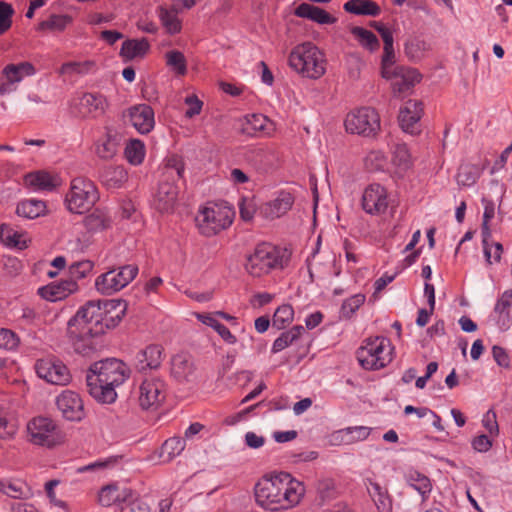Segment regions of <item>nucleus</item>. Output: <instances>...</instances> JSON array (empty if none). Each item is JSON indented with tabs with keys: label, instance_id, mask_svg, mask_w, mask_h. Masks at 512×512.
Segmentation results:
<instances>
[{
	"label": "nucleus",
	"instance_id": "1",
	"mask_svg": "<svg viewBox=\"0 0 512 512\" xmlns=\"http://www.w3.org/2000/svg\"><path fill=\"white\" fill-rule=\"evenodd\" d=\"M305 493L304 483L284 472L266 474L254 486L257 505L271 512H285L297 507Z\"/></svg>",
	"mask_w": 512,
	"mask_h": 512
},
{
	"label": "nucleus",
	"instance_id": "2",
	"mask_svg": "<svg viewBox=\"0 0 512 512\" xmlns=\"http://www.w3.org/2000/svg\"><path fill=\"white\" fill-rule=\"evenodd\" d=\"M129 376L130 369L121 360L111 358L95 362L86 375L89 393L100 402L112 403L117 397L115 388Z\"/></svg>",
	"mask_w": 512,
	"mask_h": 512
},
{
	"label": "nucleus",
	"instance_id": "3",
	"mask_svg": "<svg viewBox=\"0 0 512 512\" xmlns=\"http://www.w3.org/2000/svg\"><path fill=\"white\" fill-rule=\"evenodd\" d=\"M288 65L302 77L317 80L326 73L327 59L325 53L315 44L304 42L291 49Z\"/></svg>",
	"mask_w": 512,
	"mask_h": 512
},
{
	"label": "nucleus",
	"instance_id": "4",
	"mask_svg": "<svg viewBox=\"0 0 512 512\" xmlns=\"http://www.w3.org/2000/svg\"><path fill=\"white\" fill-rule=\"evenodd\" d=\"M234 210L225 204L208 202L201 206L195 216L198 232L204 237H213L228 229L234 220Z\"/></svg>",
	"mask_w": 512,
	"mask_h": 512
},
{
	"label": "nucleus",
	"instance_id": "5",
	"mask_svg": "<svg viewBox=\"0 0 512 512\" xmlns=\"http://www.w3.org/2000/svg\"><path fill=\"white\" fill-rule=\"evenodd\" d=\"M394 347L382 336L365 339L356 352L357 360L366 370H379L393 360Z\"/></svg>",
	"mask_w": 512,
	"mask_h": 512
},
{
	"label": "nucleus",
	"instance_id": "6",
	"mask_svg": "<svg viewBox=\"0 0 512 512\" xmlns=\"http://www.w3.org/2000/svg\"><path fill=\"white\" fill-rule=\"evenodd\" d=\"M284 261L281 249L269 243H262L247 257L245 270L250 276L259 278L274 269L283 268Z\"/></svg>",
	"mask_w": 512,
	"mask_h": 512
},
{
	"label": "nucleus",
	"instance_id": "7",
	"mask_svg": "<svg viewBox=\"0 0 512 512\" xmlns=\"http://www.w3.org/2000/svg\"><path fill=\"white\" fill-rule=\"evenodd\" d=\"M27 440L36 446L54 448L65 443L66 435L53 419L36 416L27 423Z\"/></svg>",
	"mask_w": 512,
	"mask_h": 512
},
{
	"label": "nucleus",
	"instance_id": "8",
	"mask_svg": "<svg viewBox=\"0 0 512 512\" xmlns=\"http://www.w3.org/2000/svg\"><path fill=\"white\" fill-rule=\"evenodd\" d=\"M99 195L95 184L84 177H76L71 181L70 189L65 197L67 209L75 214L89 211L98 201Z\"/></svg>",
	"mask_w": 512,
	"mask_h": 512
},
{
	"label": "nucleus",
	"instance_id": "9",
	"mask_svg": "<svg viewBox=\"0 0 512 512\" xmlns=\"http://www.w3.org/2000/svg\"><path fill=\"white\" fill-rule=\"evenodd\" d=\"M344 126L349 134L373 137L381 129L380 116L371 107L355 108L347 113Z\"/></svg>",
	"mask_w": 512,
	"mask_h": 512
},
{
	"label": "nucleus",
	"instance_id": "10",
	"mask_svg": "<svg viewBox=\"0 0 512 512\" xmlns=\"http://www.w3.org/2000/svg\"><path fill=\"white\" fill-rule=\"evenodd\" d=\"M138 274L136 265H125L109 270L96 278L95 287L104 295H111L126 287Z\"/></svg>",
	"mask_w": 512,
	"mask_h": 512
},
{
	"label": "nucleus",
	"instance_id": "11",
	"mask_svg": "<svg viewBox=\"0 0 512 512\" xmlns=\"http://www.w3.org/2000/svg\"><path fill=\"white\" fill-rule=\"evenodd\" d=\"M67 334L75 351L83 355L94 349L93 338L99 335L94 333L93 328L89 327L77 314L68 322Z\"/></svg>",
	"mask_w": 512,
	"mask_h": 512
},
{
	"label": "nucleus",
	"instance_id": "12",
	"mask_svg": "<svg viewBox=\"0 0 512 512\" xmlns=\"http://www.w3.org/2000/svg\"><path fill=\"white\" fill-rule=\"evenodd\" d=\"M35 371L38 377L53 385H68L72 378L68 367L55 357L38 359Z\"/></svg>",
	"mask_w": 512,
	"mask_h": 512
},
{
	"label": "nucleus",
	"instance_id": "13",
	"mask_svg": "<svg viewBox=\"0 0 512 512\" xmlns=\"http://www.w3.org/2000/svg\"><path fill=\"white\" fill-rule=\"evenodd\" d=\"M391 203L388 189L379 184H369L363 191L361 198L362 209L369 215L380 216L386 213Z\"/></svg>",
	"mask_w": 512,
	"mask_h": 512
},
{
	"label": "nucleus",
	"instance_id": "14",
	"mask_svg": "<svg viewBox=\"0 0 512 512\" xmlns=\"http://www.w3.org/2000/svg\"><path fill=\"white\" fill-rule=\"evenodd\" d=\"M165 382L157 377L145 378L138 390V402L142 409H157L166 399Z\"/></svg>",
	"mask_w": 512,
	"mask_h": 512
},
{
	"label": "nucleus",
	"instance_id": "15",
	"mask_svg": "<svg viewBox=\"0 0 512 512\" xmlns=\"http://www.w3.org/2000/svg\"><path fill=\"white\" fill-rule=\"evenodd\" d=\"M36 73L35 66L28 61L9 63L0 73V95H4L16 89V85L25 77Z\"/></svg>",
	"mask_w": 512,
	"mask_h": 512
},
{
	"label": "nucleus",
	"instance_id": "16",
	"mask_svg": "<svg viewBox=\"0 0 512 512\" xmlns=\"http://www.w3.org/2000/svg\"><path fill=\"white\" fill-rule=\"evenodd\" d=\"M107 105V100L103 95L83 93L80 97L73 99L71 110L75 116L80 118H96L104 114Z\"/></svg>",
	"mask_w": 512,
	"mask_h": 512
},
{
	"label": "nucleus",
	"instance_id": "17",
	"mask_svg": "<svg viewBox=\"0 0 512 512\" xmlns=\"http://www.w3.org/2000/svg\"><path fill=\"white\" fill-rule=\"evenodd\" d=\"M295 202V197L288 191H280L274 199L262 203L258 208L259 215L269 221L286 215Z\"/></svg>",
	"mask_w": 512,
	"mask_h": 512
},
{
	"label": "nucleus",
	"instance_id": "18",
	"mask_svg": "<svg viewBox=\"0 0 512 512\" xmlns=\"http://www.w3.org/2000/svg\"><path fill=\"white\" fill-rule=\"evenodd\" d=\"M109 306H112V304L104 302L102 306L100 301H89L76 314L81 316L89 327L93 328L94 333L100 335L109 326L105 319V313L108 312Z\"/></svg>",
	"mask_w": 512,
	"mask_h": 512
},
{
	"label": "nucleus",
	"instance_id": "19",
	"mask_svg": "<svg viewBox=\"0 0 512 512\" xmlns=\"http://www.w3.org/2000/svg\"><path fill=\"white\" fill-rule=\"evenodd\" d=\"M384 78L391 81L393 94L401 96L421 81V74L414 68L397 66Z\"/></svg>",
	"mask_w": 512,
	"mask_h": 512
},
{
	"label": "nucleus",
	"instance_id": "20",
	"mask_svg": "<svg viewBox=\"0 0 512 512\" xmlns=\"http://www.w3.org/2000/svg\"><path fill=\"white\" fill-rule=\"evenodd\" d=\"M56 405L62 416L69 421H80L85 415L83 401L74 391H63L57 397Z\"/></svg>",
	"mask_w": 512,
	"mask_h": 512
},
{
	"label": "nucleus",
	"instance_id": "21",
	"mask_svg": "<svg viewBox=\"0 0 512 512\" xmlns=\"http://www.w3.org/2000/svg\"><path fill=\"white\" fill-rule=\"evenodd\" d=\"M178 196L179 189L175 183L161 181L154 196L155 208L161 213H172L177 205Z\"/></svg>",
	"mask_w": 512,
	"mask_h": 512
},
{
	"label": "nucleus",
	"instance_id": "22",
	"mask_svg": "<svg viewBox=\"0 0 512 512\" xmlns=\"http://www.w3.org/2000/svg\"><path fill=\"white\" fill-rule=\"evenodd\" d=\"M241 130L250 137H271L275 125L263 114H250L244 117Z\"/></svg>",
	"mask_w": 512,
	"mask_h": 512
},
{
	"label": "nucleus",
	"instance_id": "23",
	"mask_svg": "<svg viewBox=\"0 0 512 512\" xmlns=\"http://www.w3.org/2000/svg\"><path fill=\"white\" fill-rule=\"evenodd\" d=\"M78 288L77 282L68 278L40 287L38 289V294L47 301L56 302L75 293Z\"/></svg>",
	"mask_w": 512,
	"mask_h": 512
},
{
	"label": "nucleus",
	"instance_id": "24",
	"mask_svg": "<svg viewBox=\"0 0 512 512\" xmlns=\"http://www.w3.org/2000/svg\"><path fill=\"white\" fill-rule=\"evenodd\" d=\"M133 496V491L129 488L120 487L117 483H111L103 486L97 494V503L103 507L120 505L127 502Z\"/></svg>",
	"mask_w": 512,
	"mask_h": 512
},
{
	"label": "nucleus",
	"instance_id": "25",
	"mask_svg": "<svg viewBox=\"0 0 512 512\" xmlns=\"http://www.w3.org/2000/svg\"><path fill=\"white\" fill-rule=\"evenodd\" d=\"M423 113V104L417 100H408L401 107L398 120L401 128L408 133L418 132V122Z\"/></svg>",
	"mask_w": 512,
	"mask_h": 512
},
{
	"label": "nucleus",
	"instance_id": "26",
	"mask_svg": "<svg viewBox=\"0 0 512 512\" xmlns=\"http://www.w3.org/2000/svg\"><path fill=\"white\" fill-rule=\"evenodd\" d=\"M374 27L381 35V38L384 43L383 55H382V60H381V76L385 77V76H388L389 73H391L393 71V69H395V67H396L394 65L395 53H394V49H393V35H392V32L388 28L384 27L380 23H376L374 25Z\"/></svg>",
	"mask_w": 512,
	"mask_h": 512
},
{
	"label": "nucleus",
	"instance_id": "27",
	"mask_svg": "<svg viewBox=\"0 0 512 512\" xmlns=\"http://www.w3.org/2000/svg\"><path fill=\"white\" fill-rule=\"evenodd\" d=\"M24 184L34 190L51 191L61 185V179L56 174L39 170L25 175Z\"/></svg>",
	"mask_w": 512,
	"mask_h": 512
},
{
	"label": "nucleus",
	"instance_id": "28",
	"mask_svg": "<svg viewBox=\"0 0 512 512\" xmlns=\"http://www.w3.org/2000/svg\"><path fill=\"white\" fill-rule=\"evenodd\" d=\"M130 122L135 129L142 133H149L154 127V112L153 109L146 105H137L129 110Z\"/></svg>",
	"mask_w": 512,
	"mask_h": 512
},
{
	"label": "nucleus",
	"instance_id": "29",
	"mask_svg": "<svg viewBox=\"0 0 512 512\" xmlns=\"http://www.w3.org/2000/svg\"><path fill=\"white\" fill-rule=\"evenodd\" d=\"M171 375L179 382H189L196 377V367L190 356L177 354L172 358Z\"/></svg>",
	"mask_w": 512,
	"mask_h": 512
},
{
	"label": "nucleus",
	"instance_id": "30",
	"mask_svg": "<svg viewBox=\"0 0 512 512\" xmlns=\"http://www.w3.org/2000/svg\"><path fill=\"white\" fill-rule=\"evenodd\" d=\"M0 239L6 246L19 250L28 248L32 242L28 232L17 230L8 224L0 226Z\"/></svg>",
	"mask_w": 512,
	"mask_h": 512
},
{
	"label": "nucleus",
	"instance_id": "31",
	"mask_svg": "<svg viewBox=\"0 0 512 512\" xmlns=\"http://www.w3.org/2000/svg\"><path fill=\"white\" fill-rule=\"evenodd\" d=\"M294 15L300 18L309 19L318 24H334L336 18L326 10L308 3H301L294 10Z\"/></svg>",
	"mask_w": 512,
	"mask_h": 512
},
{
	"label": "nucleus",
	"instance_id": "32",
	"mask_svg": "<svg viewBox=\"0 0 512 512\" xmlns=\"http://www.w3.org/2000/svg\"><path fill=\"white\" fill-rule=\"evenodd\" d=\"M391 164L394 172L400 176L412 169L414 159L406 144L399 143L395 145L392 151Z\"/></svg>",
	"mask_w": 512,
	"mask_h": 512
},
{
	"label": "nucleus",
	"instance_id": "33",
	"mask_svg": "<svg viewBox=\"0 0 512 512\" xmlns=\"http://www.w3.org/2000/svg\"><path fill=\"white\" fill-rule=\"evenodd\" d=\"M150 50V43L146 38L128 39L122 43L120 56L124 61L144 58Z\"/></svg>",
	"mask_w": 512,
	"mask_h": 512
},
{
	"label": "nucleus",
	"instance_id": "34",
	"mask_svg": "<svg viewBox=\"0 0 512 512\" xmlns=\"http://www.w3.org/2000/svg\"><path fill=\"white\" fill-rule=\"evenodd\" d=\"M83 224L88 232L98 233L110 229L113 220L107 211L95 209L84 218Z\"/></svg>",
	"mask_w": 512,
	"mask_h": 512
},
{
	"label": "nucleus",
	"instance_id": "35",
	"mask_svg": "<svg viewBox=\"0 0 512 512\" xmlns=\"http://www.w3.org/2000/svg\"><path fill=\"white\" fill-rule=\"evenodd\" d=\"M482 202L484 204V213H483V222H482V236H483V244H484V253L486 256V260L489 264L492 263L491 257L492 252L491 248L488 247V240L491 237V229L489 222L495 216V204L492 200L483 198Z\"/></svg>",
	"mask_w": 512,
	"mask_h": 512
},
{
	"label": "nucleus",
	"instance_id": "36",
	"mask_svg": "<svg viewBox=\"0 0 512 512\" xmlns=\"http://www.w3.org/2000/svg\"><path fill=\"white\" fill-rule=\"evenodd\" d=\"M343 8L347 13L359 16L376 17L381 13V7L373 0H349Z\"/></svg>",
	"mask_w": 512,
	"mask_h": 512
},
{
	"label": "nucleus",
	"instance_id": "37",
	"mask_svg": "<svg viewBox=\"0 0 512 512\" xmlns=\"http://www.w3.org/2000/svg\"><path fill=\"white\" fill-rule=\"evenodd\" d=\"M16 213L22 218L35 219L47 214V206L42 200L25 199L18 203Z\"/></svg>",
	"mask_w": 512,
	"mask_h": 512
},
{
	"label": "nucleus",
	"instance_id": "38",
	"mask_svg": "<svg viewBox=\"0 0 512 512\" xmlns=\"http://www.w3.org/2000/svg\"><path fill=\"white\" fill-rule=\"evenodd\" d=\"M179 10L176 6L172 5L170 7L161 6L158 9V15L161 20L163 27L166 29L169 34H177L182 29V21L178 17Z\"/></svg>",
	"mask_w": 512,
	"mask_h": 512
},
{
	"label": "nucleus",
	"instance_id": "39",
	"mask_svg": "<svg viewBox=\"0 0 512 512\" xmlns=\"http://www.w3.org/2000/svg\"><path fill=\"white\" fill-rule=\"evenodd\" d=\"M194 316L203 324L212 327L226 343L233 345L237 342L236 336L231 333L228 327L220 323L214 314L195 312Z\"/></svg>",
	"mask_w": 512,
	"mask_h": 512
},
{
	"label": "nucleus",
	"instance_id": "40",
	"mask_svg": "<svg viewBox=\"0 0 512 512\" xmlns=\"http://www.w3.org/2000/svg\"><path fill=\"white\" fill-rule=\"evenodd\" d=\"M406 481L410 487L418 491L423 499H426L432 490L431 480L424 474L410 470L407 472Z\"/></svg>",
	"mask_w": 512,
	"mask_h": 512
},
{
	"label": "nucleus",
	"instance_id": "41",
	"mask_svg": "<svg viewBox=\"0 0 512 512\" xmlns=\"http://www.w3.org/2000/svg\"><path fill=\"white\" fill-rule=\"evenodd\" d=\"M164 58L166 66L175 74V76L183 77L187 74V60L181 51H167Z\"/></svg>",
	"mask_w": 512,
	"mask_h": 512
},
{
	"label": "nucleus",
	"instance_id": "42",
	"mask_svg": "<svg viewBox=\"0 0 512 512\" xmlns=\"http://www.w3.org/2000/svg\"><path fill=\"white\" fill-rule=\"evenodd\" d=\"M162 362V348L159 345L147 346L139 356V363L141 369H155L160 366Z\"/></svg>",
	"mask_w": 512,
	"mask_h": 512
},
{
	"label": "nucleus",
	"instance_id": "43",
	"mask_svg": "<svg viewBox=\"0 0 512 512\" xmlns=\"http://www.w3.org/2000/svg\"><path fill=\"white\" fill-rule=\"evenodd\" d=\"M495 312L502 327L508 326L512 321V289L503 293L498 300Z\"/></svg>",
	"mask_w": 512,
	"mask_h": 512
},
{
	"label": "nucleus",
	"instance_id": "44",
	"mask_svg": "<svg viewBox=\"0 0 512 512\" xmlns=\"http://www.w3.org/2000/svg\"><path fill=\"white\" fill-rule=\"evenodd\" d=\"M102 179L108 188H119L127 181L128 173L123 166H111L103 172Z\"/></svg>",
	"mask_w": 512,
	"mask_h": 512
},
{
	"label": "nucleus",
	"instance_id": "45",
	"mask_svg": "<svg viewBox=\"0 0 512 512\" xmlns=\"http://www.w3.org/2000/svg\"><path fill=\"white\" fill-rule=\"evenodd\" d=\"M368 492L380 512L391 511V499L386 489L382 488L378 483L370 482Z\"/></svg>",
	"mask_w": 512,
	"mask_h": 512
},
{
	"label": "nucleus",
	"instance_id": "46",
	"mask_svg": "<svg viewBox=\"0 0 512 512\" xmlns=\"http://www.w3.org/2000/svg\"><path fill=\"white\" fill-rule=\"evenodd\" d=\"M370 435V428L365 426L347 427L336 433V438H340L342 442L350 444L356 441L365 440Z\"/></svg>",
	"mask_w": 512,
	"mask_h": 512
},
{
	"label": "nucleus",
	"instance_id": "47",
	"mask_svg": "<svg viewBox=\"0 0 512 512\" xmlns=\"http://www.w3.org/2000/svg\"><path fill=\"white\" fill-rule=\"evenodd\" d=\"M118 149V143L110 134L100 138L95 144V153L98 157L108 160L113 158Z\"/></svg>",
	"mask_w": 512,
	"mask_h": 512
},
{
	"label": "nucleus",
	"instance_id": "48",
	"mask_svg": "<svg viewBox=\"0 0 512 512\" xmlns=\"http://www.w3.org/2000/svg\"><path fill=\"white\" fill-rule=\"evenodd\" d=\"M184 448V439L177 436L171 437L163 443L161 447L160 457L163 459V461H170L174 457L180 455Z\"/></svg>",
	"mask_w": 512,
	"mask_h": 512
},
{
	"label": "nucleus",
	"instance_id": "49",
	"mask_svg": "<svg viewBox=\"0 0 512 512\" xmlns=\"http://www.w3.org/2000/svg\"><path fill=\"white\" fill-rule=\"evenodd\" d=\"M303 327L296 325L290 330L283 332L273 343L272 351L280 352L296 341L303 332Z\"/></svg>",
	"mask_w": 512,
	"mask_h": 512
},
{
	"label": "nucleus",
	"instance_id": "50",
	"mask_svg": "<svg viewBox=\"0 0 512 512\" xmlns=\"http://www.w3.org/2000/svg\"><path fill=\"white\" fill-rule=\"evenodd\" d=\"M351 33L354 35V37L358 40L359 44L363 46L364 48L375 51L379 48L380 44L376 37V35L362 27H352Z\"/></svg>",
	"mask_w": 512,
	"mask_h": 512
},
{
	"label": "nucleus",
	"instance_id": "51",
	"mask_svg": "<svg viewBox=\"0 0 512 512\" xmlns=\"http://www.w3.org/2000/svg\"><path fill=\"white\" fill-rule=\"evenodd\" d=\"M96 67V64L92 60H85V61H73V62H66L63 63L60 67L59 73L61 75H75V74H86L92 70H94Z\"/></svg>",
	"mask_w": 512,
	"mask_h": 512
},
{
	"label": "nucleus",
	"instance_id": "52",
	"mask_svg": "<svg viewBox=\"0 0 512 512\" xmlns=\"http://www.w3.org/2000/svg\"><path fill=\"white\" fill-rule=\"evenodd\" d=\"M72 22L69 15H51L47 20L38 24L39 31H63Z\"/></svg>",
	"mask_w": 512,
	"mask_h": 512
},
{
	"label": "nucleus",
	"instance_id": "53",
	"mask_svg": "<svg viewBox=\"0 0 512 512\" xmlns=\"http://www.w3.org/2000/svg\"><path fill=\"white\" fill-rule=\"evenodd\" d=\"M124 154L129 163L139 165L143 162L145 157V145L140 140H131L126 145Z\"/></svg>",
	"mask_w": 512,
	"mask_h": 512
},
{
	"label": "nucleus",
	"instance_id": "54",
	"mask_svg": "<svg viewBox=\"0 0 512 512\" xmlns=\"http://www.w3.org/2000/svg\"><path fill=\"white\" fill-rule=\"evenodd\" d=\"M387 164L385 154L380 150L370 151L364 158L365 169L370 172L381 171Z\"/></svg>",
	"mask_w": 512,
	"mask_h": 512
},
{
	"label": "nucleus",
	"instance_id": "55",
	"mask_svg": "<svg viewBox=\"0 0 512 512\" xmlns=\"http://www.w3.org/2000/svg\"><path fill=\"white\" fill-rule=\"evenodd\" d=\"M294 309L290 304L278 307L273 315V326L284 329L293 321Z\"/></svg>",
	"mask_w": 512,
	"mask_h": 512
},
{
	"label": "nucleus",
	"instance_id": "56",
	"mask_svg": "<svg viewBox=\"0 0 512 512\" xmlns=\"http://www.w3.org/2000/svg\"><path fill=\"white\" fill-rule=\"evenodd\" d=\"M480 177L479 169L474 165L461 166L458 174L457 181L460 185L471 186Z\"/></svg>",
	"mask_w": 512,
	"mask_h": 512
},
{
	"label": "nucleus",
	"instance_id": "57",
	"mask_svg": "<svg viewBox=\"0 0 512 512\" xmlns=\"http://www.w3.org/2000/svg\"><path fill=\"white\" fill-rule=\"evenodd\" d=\"M429 49H430V44L424 40L419 39V38L410 39L405 44L406 54L413 59L421 58L424 55V53L426 51H428Z\"/></svg>",
	"mask_w": 512,
	"mask_h": 512
},
{
	"label": "nucleus",
	"instance_id": "58",
	"mask_svg": "<svg viewBox=\"0 0 512 512\" xmlns=\"http://www.w3.org/2000/svg\"><path fill=\"white\" fill-rule=\"evenodd\" d=\"M94 264L92 261L83 260L73 263L69 267V279H73L77 282L78 279L85 278L93 270Z\"/></svg>",
	"mask_w": 512,
	"mask_h": 512
},
{
	"label": "nucleus",
	"instance_id": "59",
	"mask_svg": "<svg viewBox=\"0 0 512 512\" xmlns=\"http://www.w3.org/2000/svg\"><path fill=\"white\" fill-rule=\"evenodd\" d=\"M185 170V163L182 159V157L178 155H172L167 158L166 164H165V172L164 175L167 178H170L175 173L178 178L183 177V173Z\"/></svg>",
	"mask_w": 512,
	"mask_h": 512
},
{
	"label": "nucleus",
	"instance_id": "60",
	"mask_svg": "<svg viewBox=\"0 0 512 512\" xmlns=\"http://www.w3.org/2000/svg\"><path fill=\"white\" fill-rule=\"evenodd\" d=\"M17 424L9 418V415L3 409H0V438L10 439L17 432Z\"/></svg>",
	"mask_w": 512,
	"mask_h": 512
},
{
	"label": "nucleus",
	"instance_id": "61",
	"mask_svg": "<svg viewBox=\"0 0 512 512\" xmlns=\"http://www.w3.org/2000/svg\"><path fill=\"white\" fill-rule=\"evenodd\" d=\"M13 14L12 5L0 1V35H3L11 28Z\"/></svg>",
	"mask_w": 512,
	"mask_h": 512
},
{
	"label": "nucleus",
	"instance_id": "62",
	"mask_svg": "<svg viewBox=\"0 0 512 512\" xmlns=\"http://www.w3.org/2000/svg\"><path fill=\"white\" fill-rule=\"evenodd\" d=\"M483 426L489 433L490 437H496L499 434V425L497 422L496 412L494 410H488L483 416Z\"/></svg>",
	"mask_w": 512,
	"mask_h": 512
},
{
	"label": "nucleus",
	"instance_id": "63",
	"mask_svg": "<svg viewBox=\"0 0 512 512\" xmlns=\"http://www.w3.org/2000/svg\"><path fill=\"white\" fill-rule=\"evenodd\" d=\"M19 339L14 332L9 329H0V348L14 349L18 346Z\"/></svg>",
	"mask_w": 512,
	"mask_h": 512
},
{
	"label": "nucleus",
	"instance_id": "64",
	"mask_svg": "<svg viewBox=\"0 0 512 512\" xmlns=\"http://www.w3.org/2000/svg\"><path fill=\"white\" fill-rule=\"evenodd\" d=\"M365 302V295L356 294L344 301L342 310L345 314H353Z\"/></svg>",
	"mask_w": 512,
	"mask_h": 512
}]
</instances>
